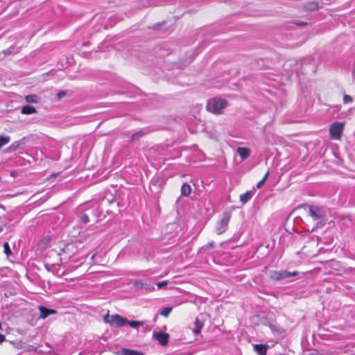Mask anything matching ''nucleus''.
I'll list each match as a JSON object with an SVG mask.
<instances>
[{"instance_id":"obj_1","label":"nucleus","mask_w":355,"mask_h":355,"mask_svg":"<svg viewBox=\"0 0 355 355\" xmlns=\"http://www.w3.org/2000/svg\"><path fill=\"white\" fill-rule=\"evenodd\" d=\"M227 105L228 103L226 100L215 97L208 101L207 109L210 112L220 114L222 113V110Z\"/></svg>"},{"instance_id":"obj_2","label":"nucleus","mask_w":355,"mask_h":355,"mask_svg":"<svg viewBox=\"0 0 355 355\" xmlns=\"http://www.w3.org/2000/svg\"><path fill=\"white\" fill-rule=\"evenodd\" d=\"M104 321L106 323H109L112 327H121L126 324V322H128V320L118 314H107L104 317Z\"/></svg>"},{"instance_id":"obj_3","label":"nucleus","mask_w":355,"mask_h":355,"mask_svg":"<svg viewBox=\"0 0 355 355\" xmlns=\"http://www.w3.org/2000/svg\"><path fill=\"white\" fill-rule=\"evenodd\" d=\"M344 130V123L340 122L333 123L329 128L330 136L332 139L339 140Z\"/></svg>"},{"instance_id":"obj_4","label":"nucleus","mask_w":355,"mask_h":355,"mask_svg":"<svg viewBox=\"0 0 355 355\" xmlns=\"http://www.w3.org/2000/svg\"><path fill=\"white\" fill-rule=\"evenodd\" d=\"M297 275V272H288L286 270H272L270 272V279L275 280V281H280L284 279H287L291 277L296 276Z\"/></svg>"},{"instance_id":"obj_5","label":"nucleus","mask_w":355,"mask_h":355,"mask_svg":"<svg viewBox=\"0 0 355 355\" xmlns=\"http://www.w3.org/2000/svg\"><path fill=\"white\" fill-rule=\"evenodd\" d=\"M230 218V212L226 211L223 213L222 219L216 227V232L218 234H221L226 231Z\"/></svg>"},{"instance_id":"obj_6","label":"nucleus","mask_w":355,"mask_h":355,"mask_svg":"<svg viewBox=\"0 0 355 355\" xmlns=\"http://www.w3.org/2000/svg\"><path fill=\"white\" fill-rule=\"evenodd\" d=\"M309 214L315 220L323 219L325 216V213L322 209L313 206L309 207Z\"/></svg>"},{"instance_id":"obj_7","label":"nucleus","mask_w":355,"mask_h":355,"mask_svg":"<svg viewBox=\"0 0 355 355\" xmlns=\"http://www.w3.org/2000/svg\"><path fill=\"white\" fill-rule=\"evenodd\" d=\"M153 337L156 339L162 345L165 346L168 342L169 335L164 332H156L154 333Z\"/></svg>"},{"instance_id":"obj_8","label":"nucleus","mask_w":355,"mask_h":355,"mask_svg":"<svg viewBox=\"0 0 355 355\" xmlns=\"http://www.w3.org/2000/svg\"><path fill=\"white\" fill-rule=\"evenodd\" d=\"M38 309H39L40 312V318H43V319L47 318L50 315L56 313V311L55 310H54V309H47V308H46L45 306H40L38 307Z\"/></svg>"},{"instance_id":"obj_9","label":"nucleus","mask_w":355,"mask_h":355,"mask_svg":"<svg viewBox=\"0 0 355 355\" xmlns=\"http://www.w3.org/2000/svg\"><path fill=\"white\" fill-rule=\"evenodd\" d=\"M236 152L242 160H244L250 156L251 150L248 148L239 147L237 148Z\"/></svg>"},{"instance_id":"obj_10","label":"nucleus","mask_w":355,"mask_h":355,"mask_svg":"<svg viewBox=\"0 0 355 355\" xmlns=\"http://www.w3.org/2000/svg\"><path fill=\"white\" fill-rule=\"evenodd\" d=\"M134 286L136 289L140 290V289H146V290H153V287H151L150 285L145 284L141 281L136 280L134 282Z\"/></svg>"},{"instance_id":"obj_11","label":"nucleus","mask_w":355,"mask_h":355,"mask_svg":"<svg viewBox=\"0 0 355 355\" xmlns=\"http://www.w3.org/2000/svg\"><path fill=\"white\" fill-rule=\"evenodd\" d=\"M254 193L252 191H248L245 193L240 196V200L243 204H245L248 202L253 196Z\"/></svg>"},{"instance_id":"obj_12","label":"nucleus","mask_w":355,"mask_h":355,"mask_svg":"<svg viewBox=\"0 0 355 355\" xmlns=\"http://www.w3.org/2000/svg\"><path fill=\"white\" fill-rule=\"evenodd\" d=\"M36 112V109L31 105H25L21 110V113L23 114H31Z\"/></svg>"},{"instance_id":"obj_13","label":"nucleus","mask_w":355,"mask_h":355,"mask_svg":"<svg viewBox=\"0 0 355 355\" xmlns=\"http://www.w3.org/2000/svg\"><path fill=\"white\" fill-rule=\"evenodd\" d=\"M254 349L258 354V355L266 354V347L263 345H254Z\"/></svg>"},{"instance_id":"obj_14","label":"nucleus","mask_w":355,"mask_h":355,"mask_svg":"<svg viewBox=\"0 0 355 355\" xmlns=\"http://www.w3.org/2000/svg\"><path fill=\"white\" fill-rule=\"evenodd\" d=\"M191 191V186L187 183H184L181 187V194L184 196H188Z\"/></svg>"},{"instance_id":"obj_15","label":"nucleus","mask_w":355,"mask_h":355,"mask_svg":"<svg viewBox=\"0 0 355 355\" xmlns=\"http://www.w3.org/2000/svg\"><path fill=\"white\" fill-rule=\"evenodd\" d=\"M318 8V4L317 2H315V1L309 2L304 5V9L308 11L315 10Z\"/></svg>"},{"instance_id":"obj_16","label":"nucleus","mask_w":355,"mask_h":355,"mask_svg":"<svg viewBox=\"0 0 355 355\" xmlns=\"http://www.w3.org/2000/svg\"><path fill=\"white\" fill-rule=\"evenodd\" d=\"M27 103H37L40 101V98L36 94H30L25 96Z\"/></svg>"},{"instance_id":"obj_17","label":"nucleus","mask_w":355,"mask_h":355,"mask_svg":"<svg viewBox=\"0 0 355 355\" xmlns=\"http://www.w3.org/2000/svg\"><path fill=\"white\" fill-rule=\"evenodd\" d=\"M195 327L196 328L193 329V333L198 334L200 333L201 329L203 327V323L198 318H196Z\"/></svg>"},{"instance_id":"obj_18","label":"nucleus","mask_w":355,"mask_h":355,"mask_svg":"<svg viewBox=\"0 0 355 355\" xmlns=\"http://www.w3.org/2000/svg\"><path fill=\"white\" fill-rule=\"evenodd\" d=\"M123 355H144V354L139 351L132 350L129 349H123L122 350Z\"/></svg>"},{"instance_id":"obj_19","label":"nucleus","mask_w":355,"mask_h":355,"mask_svg":"<svg viewBox=\"0 0 355 355\" xmlns=\"http://www.w3.org/2000/svg\"><path fill=\"white\" fill-rule=\"evenodd\" d=\"M10 141V137L6 135H0V149Z\"/></svg>"},{"instance_id":"obj_20","label":"nucleus","mask_w":355,"mask_h":355,"mask_svg":"<svg viewBox=\"0 0 355 355\" xmlns=\"http://www.w3.org/2000/svg\"><path fill=\"white\" fill-rule=\"evenodd\" d=\"M126 324H128L132 328H137L139 325H141L143 324V322L128 320V322H126Z\"/></svg>"},{"instance_id":"obj_21","label":"nucleus","mask_w":355,"mask_h":355,"mask_svg":"<svg viewBox=\"0 0 355 355\" xmlns=\"http://www.w3.org/2000/svg\"><path fill=\"white\" fill-rule=\"evenodd\" d=\"M21 145L20 141H16L12 143L8 148V150L10 151H14L19 148V146Z\"/></svg>"},{"instance_id":"obj_22","label":"nucleus","mask_w":355,"mask_h":355,"mask_svg":"<svg viewBox=\"0 0 355 355\" xmlns=\"http://www.w3.org/2000/svg\"><path fill=\"white\" fill-rule=\"evenodd\" d=\"M171 307H165L161 311L160 314L164 317H167L171 313Z\"/></svg>"},{"instance_id":"obj_23","label":"nucleus","mask_w":355,"mask_h":355,"mask_svg":"<svg viewBox=\"0 0 355 355\" xmlns=\"http://www.w3.org/2000/svg\"><path fill=\"white\" fill-rule=\"evenodd\" d=\"M80 222L87 223L89 221V216L85 214H81L79 216Z\"/></svg>"},{"instance_id":"obj_24","label":"nucleus","mask_w":355,"mask_h":355,"mask_svg":"<svg viewBox=\"0 0 355 355\" xmlns=\"http://www.w3.org/2000/svg\"><path fill=\"white\" fill-rule=\"evenodd\" d=\"M3 248H4V253L6 254H7L8 256L10 255L11 254V250L10 248V245L8 243H5L3 244Z\"/></svg>"},{"instance_id":"obj_25","label":"nucleus","mask_w":355,"mask_h":355,"mask_svg":"<svg viewBox=\"0 0 355 355\" xmlns=\"http://www.w3.org/2000/svg\"><path fill=\"white\" fill-rule=\"evenodd\" d=\"M167 285H168V282L167 281H163V282H160L157 283V288L159 289L164 288Z\"/></svg>"},{"instance_id":"obj_26","label":"nucleus","mask_w":355,"mask_h":355,"mask_svg":"<svg viewBox=\"0 0 355 355\" xmlns=\"http://www.w3.org/2000/svg\"><path fill=\"white\" fill-rule=\"evenodd\" d=\"M142 135H143V132L139 131L132 135V140L138 139L140 137L142 136Z\"/></svg>"},{"instance_id":"obj_27","label":"nucleus","mask_w":355,"mask_h":355,"mask_svg":"<svg viewBox=\"0 0 355 355\" xmlns=\"http://www.w3.org/2000/svg\"><path fill=\"white\" fill-rule=\"evenodd\" d=\"M352 101V98L349 96V95H344L343 96V102L344 103H351Z\"/></svg>"},{"instance_id":"obj_28","label":"nucleus","mask_w":355,"mask_h":355,"mask_svg":"<svg viewBox=\"0 0 355 355\" xmlns=\"http://www.w3.org/2000/svg\"><path fill=\"white\" fill-rule=\"evenodd\" d=\"M214 245H215L214 242V241H211V242L208 243L205 246V248L206 250H207V249H210V248H214Z\"/></svg>"},{"instance_id":"obj_29","label":"nucleus","mask_w":355,"mask_h":355,"mask_svg":"<svg viewBox=\"0 0 355 355\" xmlns=\"http://www.w3.org/2000/svg\"><path fill=\"white\" fill-rule=\"evenodd\" d=\"M264 184V182L261 180L257 184V188L259 189L261 188L263 184Z\"/></svg>"},{"instance_id":"obj_30","label":"nucleus","mask_w":355,"mask_h":355,"mask_svg":"<svg viewBox=\"0 0 355 355\" xmlns=\"http://www.w3.org/2000/svg\"><path fill=\"white\" fill-rule=\"evenodd\" d=\"M6 340V336L3 334H0V343H3Z\"/></svg>"},{"instance_id":"obj_31","label":"nucleus","mask_w":355,"mask_h":355,"mask_svg":"<svg viewBox=\"0 0 355 355\" xmlns=\"http://www.w3.org/2000/svg\"><path fill=\"white\" fill-rule=\"evenodd\" d=\"M268 175H269V172H267V173L264 175L263 178H262V180H263L264 182H265L266 181V180L268 179Z\"/></svg>"},{"instance_id":"obj_32","label":"nucleus","mask_w":355,"mask_h":355,"mask_svg":"<svg viewBox=\"0 0 355 355\" xmlns=\"http://www.w3.org/2000/svg\"><path fill=\"white\" fill-rule=\"evenodd\" d=\"M58 96L59 98H61L62 97L65 96V92H61L58 94Z\"/></svg>"},{"instance_id":"obj_33","label":"nucleus","mask_w":355,"mask_h":355,"mask_svg":"<svg viewBox=\"0 0 355 355\" xmlns=\"http://www.w3.org/2000/svg\"><path fill=\"white\" fill-rule=\"evenodd\" d=\"M306 24V22H300V23H297V24L299 26H302V25H305Z\"/></svg>"},{"instance_id":"obj_34","label":"nucleus","mask_w":355,"mask_h":355,"mask_svg":"<svg viewBox=\"0 0 355 355\" xmlns=\"http://www.w3.org/2000/svg\"><path fill=\"white\" fill-rule=\"evenodd\" d=\"M1 329V324L0 323V329Z\"/></svg>"}]
</instances>
